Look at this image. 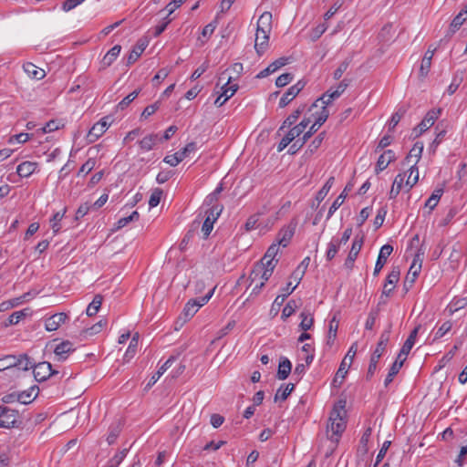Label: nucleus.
Wrapping results in <instances>:
<instances>
[{
	"label": "nucleus",
	"instance_id": "f3484780",
	"mask_svg": "<svg viewBox=\"0 0 467 467\" xmlns=\"http://www.w3.org/2000/svg\"><path fill=\"white\" fill-rule=\"evenodd\" d=\"M392 252H393V246L389 244H384L380 248L379 254V256H378V259H377V262L375 265L374 272H373L374 275H378L379 274V272L385 265L388 257L391 254Z\"/></svg>",
	"mask_w": 467,
	"mask_h": 467
},
{
	"label": "nucleus",
	"instance_id": "2eb2a0df",
	"mask_svg": "<svg viewBox=\"0 0 467 467\" xmlns=\"http://www.w3.org/2000/svg\"><path fill=\"white\" fill-rule=\"evenodd\" d=\"M364 243V236H356L353 240L351 249L348 253V255L345 261V267L348 269H352L354 266V263L362 248Z\"/></svg>",
	"mask_w": 467,
	"mask_h": 467
},
{
	"label": "nucleus",
	"instance_id": "f257e3e1",
	"mask_svg": "<svg viewBox=\"0 0 467 467\" xmlns=\"http://www.w3.org/2000/svg\"><path fill=\"white\" fill-rule=\"evenodd\" d=\"M346 400H339L333 407L327 426V432H331L329 439L334 441H338V439L345 431L347 427V411Z\"/></svg>",
	"mask_w": 467,
	"mask_h": 467
},
{
	"label": "nucleus",
	"instance_id": "b1692460",
	"mask_svg": "<svg viewBox=\"0 0 467 467\" xmlns=\"http://www.w3.org/2000/svg\"><path fill=\"white\" fill-rule=\"evenodd\" d=\"M39 388L36 385L30 387L26 390L18 392V402L22 404H29L35 400L38 395Z\"/></svg>",
	"mask_w": 467,
	"mask_h": 467
},
{
	"label": "nucleus",
	"instance_id": "20e7f679",
	"mask_svg": "<svg viewBox=\"0 0 467 467\" xmlns=\"http://www.w3.org/2000/svg\"><path fill=\"white\" fill-rule=\"evenodd\" d=\"M275 268V263H270V261L264 262V260H261L259 263H256L249 275V286L258 279L265 284Z\"/></svg>",
	"mask_w": 467,
	"mask_h": 467
},
{
	"label": "nucleus",
	"instance_id": "4d7b16f0",
	"mask_svg": "<svg viewBox=\"0 0 467 467\" xmlns=\"http://www.w3.org/2000/svg\"><path fill=\"white\" fill-rule=\"evenodd\" d=\"M128 453V449H123L122 451L116 453L107 464V467H118L125 459Z\"/></svg>",
	"mask_w": 467,
	"mask_h": 467
},
{
	"label": "nucleus",
	"instance_id": "e433bc0d",
	"mask_svg": "<svg viewBox=\"0 0 467 467\" xmlns=\"http://www.w3.org/2000/svg\"><path fill=\"white\" fill-rule=\"evenodd\" d=\"M120 50H121V47L119 45H116L111 49H109L102 59V65L104 67L110 66L113 63V61L119 55Z\"/></svg>",
	"mask_w": 467,
	"mask_h": 467
},
{
	"label": "nucleus",
	"instance_id": "79ce46f5",
	"mask_svg": "<svg viewBox=\"0 0 467 467\" xmlns=\"http://www.w3.org/2000/svg\"><path fill=\"white\" fill-rule=\"evenodd\" d=\"M295 385L293 383H289L285 385H282L276 391L275 395V401L277 400H285L287 397L291 394V392L294 390Z\"/></svg>",
	"mask_w": 467,
	"mask_h": 467
},
{
	"label": "nucleus",
	"instance_id": "0eeeda50",
	"mask_svg": "<svg viewBox=\"0 0 467 467\" xmlns=\"http://www.w3.org/2000/svg\"><path fill=\"white\" fill-rule=\"evenodd\" d=\"M214 290L215 287H213L207 295L199 298L191 299L187 302L182 310V315L184 316L185 320L192 317L201 306L208 303L210 298L213 296Z\"/></svg>",
	"mask_w": 467,
	"mask_h": 467
},
{
	"label": "nucleus",
	"instance_id": "7ed1b4c3",
	"mask_svg": "<svg viewBox=\"0 0 467 467\" xmlns=\"http://www.w3.org/2000/svg\"><path fill=\"white\" fill-rule=\"evenodd\" d=\"M389 334L390 327H389L388 330H385L381 333L376 349L374 350L370 357V361L367 372V379H370L373 377L377 369L378 362L386 350V347L389 340Z\"/></svg>",
	"mask_w": 467,
	"mask_h": 467
},
{
	"label": "nucleus",
	"instance_id": "4468645a",
	"mask_svg": "<svg viewBox=\"0 0 467 467\" xmlns=\"http://www.w3.org/2000/svg\"><path fill=\"white\" fill-rule=\"evenodd\" d=\"M422 151L423 143L420 141H417L410 150L409 154L404 159V165H410V163H412L410 167V171H411V173H414V169L417 168L416 165L421 158Z\"/></svg>",
	"mask_w": 467,
	"mask_h": 467
},
{
	"label": "nucleus",
	"instance_id": "393cba45",
	"mask_svg": "<svg viewBox=\"0 0 467 467\" xmlns=\"http://www.w3.org/2000/svg\"><path fill=\"white\" fill-rule=\"evenodd\" d=\"M175 360V357L171 356L157 370V372L152 375V377L150 379L146 388L150 389L151 388L158 379L167 371L169 368L172 365V363Z\"/></svg>",
	"mask_w": 467,
	"mask_h": 467
},
{
	"label": "nucleus",
	"instance_id": "a18cd8bd",
	"mask_svg": "<svg viewBox=\"0 0 467 467\" xmlns=\"http://www.w3.org/2000/svg\"><path fill=\"white\" fill-rule=\"evenodd\" d=\"M15 355H6L0 358V371L9 370L15 372Z\"/></svg>",
	"mask_w": 467,
	"mask_h": 467
},
{
	"label": "nucleus",
	"instance_id": "6e6d98bb",
	"mask_svg": "<svg viewBox=\"0 0 467 467\" xmlns=\"http://www.w3.org/2000/svg\"><path fill=\"white\" fill-rule=\"evenodd\" d=\"M338 328V321L337 320L336 316L329 322L328 335H327V344H331L337 337V332Z\"/></svg>",
	"mask_w": 467,
	"mask_h": 467
},
{
	"label": "nucleus",
	"instance_id": "c03bdc74",
	"mask_svg": "<svg viewBox=\"0 0 467 467\" xmlns=\"http://www.w3.org/2000/svg\"><path fill=\"white\" fill-rule=\"evenodd\" d=\"M231 80H232V78L229 77L227 78L226 82L221 88L222 96H224L225 99H227V100L229 99H231L238 89V85H236V84L230 85Z\"/></svg>",
	"mask_w": 467,
	"mask_h": 467
},
{
	"label": "nucleus",
	"instance_id": "09e8293b",
	"mask_svg": "<svg viewBox=\"0 0 467 467\" xmlns=\"http://www.w3.org/2000/svg\"><path fill=\"white\" fill-rule=\"evenodd\" d=\"M442 193H443L442 189L434 190L433 192L431 193V195L426 201L425 206L430 208L431 211H432L437 206Z\"/></svg>",
	"mask_w": 467,
	"mask_h": 467
},
{
	"label": "nucleus",
	"instance_id": "c756f323",
	"mask_svg": "<svg viewBox=\"0 0 467 467\" xmlns=\"http://www.w3.org/2000/svg\"><path fill=\"white\" fill-rule=\"evenodd\" d=\"M466 21V16L463 13H459L451 21L450 24L448 32L446 34V37L450 39L457 30L460 29L462 25Z\"/></svg>",
	"mask_w": 467,
	"mask_h": 467
},
{
	"label": "nucleus",
	"instance_id": "a19ab883",
	"mask_svg": "<svg viewBox=\"0 0 467 467\" xmlns=\"http://www.w3.org/2000/svg\"><path fill=\"white\" fill-rule=\"evenodd\" d=\"M301 322L299 324V327L303 331H307L311 329L314 324V317L312 314L308 311H303L300 314Z\"/></svg>",
	"mask_w": 467,
	"mask_h": 467
},
{
	"label": "nucleus",
	"instance_id": "bb28decb",
	"mask_svg": "<svg viewBox=\"0 0 467 467\" xmlns=\"http://www.w3.org/2000/svg\"><path fill=\"white\" fill-rule=\"evenodd\" d=\"M23 68L27 76L32 79L40 80L46 76V72L43 68H40L30 62L24 64Z\"/></svg>",
	"mask_w": 467,
	"mask_h": 467
},
{
	"label": "nucleus",
	"instance_id": "8fccbe9b",
	"mask_svg": "<svg viewBox=\"0 0 467 467\" xmlns=\"http://www.w3.org/2000/svg\"><path fill=\"white\" fill-rule=\"evenodd\" d=\"M334 181H335L334 177H329L328 180L324 184V186L317 192V196H316V199L317 202H320L325 199V197L327 195L330 189L332 188V186L334 184Z\"/></svg>",
	"mask_w": 467,
	"mask_h": 467
},
{
	"label": "nucleus",
	"instance_id": "774afa93",
	"mask_svg": "<svg viewBox=\"0 0 467 467\" xmlns=\"http://www.w3.org/2000/svg\"><path fill=\"white\" fill-rule=\"evenodd\" d=\"M326 138V131L320 132L309 144L308 150L313 153L315 152L322 144L324 139Z\"/></svg>",
	"mask_w": 467,
	"mask_h": 467
},
{
	"label": "nucleus",
	"instance_id": "49530a36",
	"mask_svg": "<svg viewBox=\"0 0 467 467\" xmlns=\"http://www.w3.org/2000/svg\"><path fill=\"white\" fill-rule=\"evenodd\" d=\"M279 246L281 245L277 242L272 244L261 260H264V262L270 261V263L276 264L277 260H275V257L278 254Z\"/></svg>",
	"mask_w": 467,
	"mask_h": 467
},
{
	"label": "nucleus",
	"instance_id": "6e6552de",
	"mask_svg": "<svg viewBox=\"0 0 467 467\" xmlns=\"http://www.w3.org/2000/svg\"><path fill=\"white\" fill-rule=\"evenodd\" d=\"M19 413L16 410L0 406V428L10 429L17 425Z\"/></svg>",
	"mask_w": 467,
	"mask_h": 467
},
{
	"label": "nucleus",
	"instance_id": "473e14b6",
	"mask_svg": "<svg viewBox=\"0 0 467 467\" xmlns=\"http://www.w3.org/2000/svg\"><path fill=\"white\" fill-rule=\"evenodd\" d=\"M404 180H405V174H403V173H399L395 177L392 187L389 192V199H395L399 195V193L400 192V191L402 189Z\"/></svg>",
	"mask_w": 467,
	"mask_h": 467
},
{
	"label": "nucleus",
	"instance_id": "ddd939ff",
	"mask_svg": "<svg viewBox=\"0 0 467 467\" xmlns=\"http://www.w3.org/2000/svg\"><path fill=\"white\" fill-rule=\"evenodd\" d=\"M221 212H222V208L218 209V206H214V205L212 206L206 212V218L202 226V232L203 234V238L206 239L209 236V234H211V232L213 228V223L217 220Z\"/></svg>",
	"mask_w": 467,
	"mask_h": 467
},
{
	"label": "nucleus",
	"instance_id": "9b49d317",
	"mask_svg": "<svg viewBox=\"0 0 467 467\" xmlns=\"http://www.w3.org/2000/svg\"><path fill=\"white\" fill-rule=\"evenodd\" d=\"M296 227L297 221L296 219L291 220L288 224L283 226L279 230L275 242H277L281 246L286 247L292 240Z\"/></svg>",
	"mask_w": 467,
	"mask_h": 467
},
{
	"label": "nucleus",
	"instance_id": "39448f33",
	"mask_svg": "<svg viewBox=\"0 0 467 467\" xmlns=\"http://www.w3.org/2000/svg\"><path fill=\"white\" fill-rule=\"evenodd\" d=\"M358 349V344L357 342L353 343L351 347L349 348L347 355L344 357L343 360L340 363V366L335 375V378L333 379V384L339 386L342 384L347 373L348 368L351 366L353 359L356 356Z\"/></svg>",
	"mask_w": 467,
	"mask_h": 467
},
{
	"label": "nucleus",
	"instance_id": "37998d69",
	"mask_svg": "<svg viewBox=\"0 0 467 467\" xmlns=\"http://www.w3.org/2000/svg\"><path fill=\"white\" fill-rule=\"evenodd\" d=\"M145 47L146 45L144 43L138 42L128 57V64L135 63L145 50Z\"/></svg>",
	"mask_w": 467,
	"mask_h": 467
},
{
	"label": "nucleus",
	"instance_id": "c9c22d12",
	"mask_svg": "<svg viewBox=\"0 0 467 467\" xmlns=\"http://www.w3.org/2000/svg\"><path fill=\"white\" fill-rule=\"evenodd\" d=\"M305 110V106L297 108L294 112H292L283 122L282 126L279 129V131L284 130L285 128H291L292 125L296 123L300 115Z\"/></svg>",
	"mask_w": 467,
	"mask_h": 467
},
{
	"label": "nucleus",
	"instance_id": "58836bf2",
	"mask_svg": "<svg viewBox=\"0 0 467 467\" xmlns=\"http://www.w3.org/2000/svg\"><path fill=\"white\" fill-rule=\"evenodd\" d=\"M138 341H139V334L136 333L131 337V340L130 342V345L128 347V349L126 350L124 354V360L130 361L136 354L137 348H138Z\"/></svg>",
	"mask_w": 467,
	"mask_h": 467
},
{
	"label": "nucleus",
	"instance_id": "0e129e2a",
	"mask_svg": "<svg viewBox=\"0 0 467 467\" xmlns=\"http://www.w3.org/2000/svg\"><path fill=\"white\" fill-rule=\"evenodd\" d=\"M197 150L196 142H189L186 146L177 151L181 161H182L190 153L194 152Z\"/></svg>",
	"mask_w": 467,
	"mask_h": 467
},
{
	"label": "nucleus",
	"instance_id": "ea45409f",
	"mask_svg": "<svg viewBox=\"0 0 467 467\" xmlns=\"http://www.w3.org/2000/svg\"><path fill=\"white\" fill-rule=\"evenodd\" d=\"M341 244L337 242V237H333L331 241L327 244V249L326 253V258L327 261H331L335 258L337 254Z\"/></svg>",
	"mask_w": 467,
	"mask_h": 467
},
{
	"label": "nucleus",
	"instance_id": "a878e982",
	"mask_svg": "<svg viewBox=\"0 0 467 467\" xmlns=\"http://www.w3.org/2000/svg\"><path fill=\"white\" fill-rule=\"evenodd\" d=\"M37 166V162L23 161L17 166L16 172L20 177L27 178L36 171Z\"/></svg>",
	"mask_w": 467,
	"mask_h": 467
},
{
	"label": "nucleus",
	"instance_id": "a211bd4d",
	"mask_svg": "<svg viewBox=\"0 0 467 467\" xmlns=\"http://www.w3.org/2000/svg\"><path fill=\"white\" fill-rule=\"evenodd\" d=\"M68 318L66 313H57L46 318L45 327L47 331H56Z\"/></svg>",
	"mask_w": 467,
	"mask_h": 467
},
{
	"label": "nucleus",
	"instance_id": "de8ad7c7",
	"mask_svg": "<svg viewBox=\"0 0 467 467\" xmlns=\"http://www.w3.org/2000/svg\"><path fill=\"white\" fill-rule=\"evenodd\" d=\"M200 223H201L197 222V221H194L192 223V228L186 233V234L184 235V237L182 238V242L180 244L181 250L185 249V247L187 246L188 243L193 238L195 231L199 228Z\"/></svg>",
	"mask_w": 467,
	"mask_h": 467
},
{
	"label": "nucleus",
	"instance_id": "5701e85b",
	"mask_svg": "<svg viewBox=\"0 0 467 467\" xmlns=\"http://www.w3.org/2000/svg\"><path fill=\"white\" fill-rule=\"evenodd\" d=\"M400 272L399 267H393L392 270L390 271V273L388 275L386 283L384 285L383 291H382V293L385 296H389V294L393 291L395 284L398 283V281L400 279Z\"/></svg>",
	"mask_w": 467,
	"mask_h": 467
},
{
	"label": "nucleus",
	"instance_id": "aec40b11",
	"mask_svg": "<svg viewBox=\"0 0 467 467\" xmlns=\"http://www.w3.org/2000/svg\"><path fill=\"white\" fill-rule=\"evenodd\" d=\"M421 269V263L417 265L416 260L414 259L412 265L410 267V270L405 277L404 281V289L405 292H408L413 285L416 278L418 277Z\"/></svg>",
	"mask_w": 467,
	"mask_h": 467
},
{
	"label": "nucleus",
	"instance_id": "6ab92c4d",
	"mask_svg": "<svg viewBox=\"0 0 467 467\" xmlns=\"http://www.w3.org/2000/svg\"><path fill=\"white\" fill-rule=\"evenodd\" d=\"M75 351L73 343L68 340L63 341L57 345L54 349L56 359L57 361H64L67 358L68 355Z\"/></svg>",
	"mask_w": 467,
	"mask_h": 467
},
{
	"label": "nucleus",
	"instance_id": "864d4df0",
	"mask_svg": "<svg viewBox=\"0 0 467 467\" xmlns=\"http://www.w3.org/2000/svg\"><path fill=\"white\" fill-rule=\"evenodd\" d=\"M139 218H140L139 213L137 211H134L131 213L130 215L119 219V221L116 223V229L117 230L121 229V228L125 227L126 225H128L130 223L138 221Z\"/></svg>",
	"mask_w": 467,
	"mask_h": 467
},
{
	"label": "nucleus",
	"instance_id": "423d86ee",
	"mask_svg": "<svg viewBox=\"0 0 467 467\" xmlns=\"http://www.w3.org/2000/svg\"><path fill=\"white\" fill-rule=\"evenodd\" d=\"M309 119H303L302 121L293 128H290L289 131L283 137L277 146V151L281 152L284 150L296 138H298L309 125Z\"/></svg>",
	"mask_w": 467,
	"mask_h": 467
},
{
	"label": "nucleus",
	"instance_id": "4be33fe9",
	"mask_svg": "<svg viewBox=\"0 0 467 467\" xmlns=\"http://www.w3.org/2000/svg\"><path fill=\"white\" fill-rule=\"evenodd\" d=\"M396 160L395 152L392 150H385L378 159L375 171L376 173H379L383 170H385L388 165Z\"/></svg>",
	"mask_w": 467,
	"mask_h": 467
},
{
	"label": "nucleus",
	"instance_id": "052dcab7",
	"mask_svg": "<svg viewBox=\"0 0 467 467\" xmlns=\"http://www.w3.org/2000/svg\"><path fill=\"white\" fill-rule=\"evenodd\" d=\"M329 111L326 106H321V110L317 113L314 124L320 128L327 119Z\"/></svg>",
	"mask_w": 467,
	"mask_h": 467
},
{
	"label": "nucleus",
	"instance_id": "f704fd0d",
	"mask_svg": "<svg viewBox=\"0 0 467 467\" xmlns=\"http://www.w3.org/2000/svg\"><path fill=\"white\" fill-rule=\"evenodd\" d=\"M102 301H103V296L99 294L96 295L93 297V300L89 303V305L87 307V310H86L87 316L88 317L95 316L99 312V310L102 305Z\"/></svg>",
	"mask_w": 467,
	"mask_h": 467
},
{
	"label": "nucleus",
	"instance_id": "c85d7f7f",
	"mask_svg": "<svg viewBox=\"0 0 467 467\" xmlns=\"http://www.w3.org/2000/svg\"><path fill=\"white\" fill-rule=\"evenodd\" d=\"M160 141H161V139L158 134H150L145 136L139 143L141 150L149 151Z\"/></svg>",
	"mask_w": 467,
	"mask_h": 467
},
{
	"label": "nucleus",
	"instance_id": "e2e57ef3",
	"mask_svg": "<svg viewBox=\"0 0 467 467\" xmlns=\"http://www.w3.org/2000/svg\"><path fill=\"white\" fill-rule=\"evenodd\" d=\"M350 63V58H346L344 61H342L333 73L334 79L338 80L342 77V75L347 71Z\"/></svg>",
	"mask_w": 467,
	"mask_h": 467
},
{
	"label": "nucleus",
	"instance_id": "5fc2aeb1",
	"mask_svg": "<svg viewBox=\"0 0 467 467\" xmlns=\"http://www.w3.org/2000/svg\"><path fill=\"white\" fill-rule=\"evenodd\" d=\"M467 305V299L466 298H454L448 306V311L450 315L454 314L458 310L465 307Z\"/></svg>",
	"mask_w": 467,
	"mask_h": 467
},
{
	"label": "nucleus",
	"instance_id": "4c0bfd02",
	"mask_svg": "<svg viewBox=\"0 0 467 467\" xmlns=\"http://www.w3.org/2000/svg\"><path fill=\"white\" fill-rule=\"evenodd\" d=\"M310 258L306 257L301 264L297 266V268L293 272L291 277L294 278L296 281V286L300 283L303 275H305V272L309 265Z\"/></svg>",
	"mask_w": 467,
	"mask_h": 467
},
{
	"label": "nucleus",
	"instance_id": "13d9d810",
	"mask_svg": "<svg viewBox=\"0 0 467 467\" xmlns=\"http://www.w3.org/2000/svg\"><path fill=\"white\" fill-rule=\"evenodd\" d=\"M452 327L451 321L448 320L441 324L434 334L432 341H436L444 337Z\"/></svg>",
	"mask_w": 467,
	"mask_h": 467
},
{
	"label": "nucleus",
	"instance_id": "412c9836",
	"mask_svg": "<svg viewBox=\"0 0 467 467\" xmlns=\"http://www.w3.org/2000/svg\"><path fill=\"white\" fill-rule=\"evenodd\" d=\"M288 63V57H279L275 61L272 62L267 67L260 71L256 78H264L269 76L270 74L275 73L276 70L281 68L282 67L285 66Z\"/></svg>",
	"mask_w": 467,
	"mask_h": 467
},
{
	"label": "nucleus",
	"instance_id": "680f3d73",
	"mask_svg": "<svg viewBox=\"0 0 467 467\" xmlns=\"http://www.w3.org/2000/svg\"><path fill=\"white\" fill-rule=\"evenodd\" d=\"M347 197V194H344V192H341L337 198L333 202L332 205L330 206L328 210V213L327 216V219L328 220L334 213L345 202V199Z\"/></svg>",
	"mask_w": 467,
	"mask_h": 467
},
{
	"label": "nucleus",
	"instance_id": "72a5a7b5",
	"mask_svg": "<svg viewBox=\"0 0 467 467\" xmlns=\"http://www.w3.org/2000/svg\"><path fill=\"white\" fill-rule=\"evenodd\" d=\"M420 329V325H418L410 334L406 341L404 342L401 352L402 354H409L411 350L412 347L415 344L417 335L419 333V330Z\"/></svg>",
	"mask_w": 467,
	"mask_h": 467
},
{
	"label": "nucleus",
	"instance_id": "cd10ccee",
	"mask_svg": "<svg viewBox=\"0 0 467 467\" xmlns=\"http://www.w3.org/2000/svg\"><path fill=\"white\" fill-rule=\"evenodd\" d=\"M15 370L21 369L24 371H27L29 368H32L33 363L30 357L27 354H20L18 356L15 355Z\"/></svg>",
	"mask_w": 467,
	"mask_h": 467
},
{
	"label": "nucleus",
	"instance_id": "603ef678",
	"mask_svg": "<svg viewBox=\"0 0 467 467\" xmlns=\"http://www.w3.org/2000/svg\"><path fill=\"white\" fill-rule=\"evenodd\" d=\"M121 431L120 423L117 422L109 426L107 441L109 444H113L119 437Z\"/></svg>",
	"mask_w": 467,
	"mask_h": 467
},
{
	"label": "nucleus",
	"instance_id": "f8f14e48",
	"mask_svg": "<svg viewBox=\"0 0 467 467\" xmlns=\"http://www.w3.org/2000/svg\"><path fill=\"white\" fill-rule=\"evenodd\" d=\"M109 119L110 117L106 116L92 126L87 136V139L89 142L96 141L106 132V130L111 124V121H109Z\"/></svg>",
	"mask_w": 467,
	"mask_h": 467
},
{
	"label": "nucleus",
	"instance_id": "69168bd1",
	"mask_svg": "<svg viewBox=\"0 0 467 467\" xmlns=\"http://www.w3.org/2000/svg\"><path fill=\"white\" fill-rule=\"evenodd\" d=\"M296 307L297 306L295 300L288 301L282 311V319L285 320L287 317H291L296 312Z\"/></svg>",
	"mask_w": 467,
	"mask_h": 467
},
{
	"label": "nucleus",
	"instance_id": "bf43d9fd",
	"mask_svg": "<svg viewBox=\"0 0 467 467\" xmlns=\"http://www.w3.org/2000/svg\"><path fill=\"white\" fill-rule=\"evenodd\" d=\"M406 112L405 109H399L394 114H392L391 119L389 123V131H393L395 127L399 124L401 118L404 116Z\"/></svg>",
	"mask_w": 467,
	"mask_h": 467
},
{
	"label": "nucleus",
	"instance_id": "dca6fc26",
	"mask_svg": "<svg viewBox=\"0 0 467 467\" xmlns=\"http://www.w3.org/2000/svg\"><path fill=\"white\" fill-rule=\"evenodd\" d=\"M304 87L305 83L302 80H299L297 83L291 86L280 99L279 107L284 108L288 105L304 88Z\"/></svg>",
	"mask_w": 467,
	"mask_h": 467
},
{
	"label": "nucleus",
	"instance_id": "9d476101",
	"mask_svg": "<svg viewBox=\"0 0 467 467\" xmlns=\"http://www.w3.org/2000/svg\"><path fill=\"white\" fill-rule=\"evenodd\" d=\"M441 114V109H431L427 112L420 123L413 129L412 133L417 138L420 136L424 131L429 130L436 121Z\"/></svg>",
	"mask_w": 467,
	"mask_h": 467
},
{
	"label": "nucleus",
	"instance_id": "f03ea898",
	"mask_svg": "<svg viewBox=\"0 0 467 467\" xmlns=\"http://www.w3.org/2000/svg\"><path fill=\"white\" fill-rule=\"evenodd\" d=\"M272 30V14L264 12L257 22L256 35L254 40V49L261 57L268 47L269 34Z\"/></svg>",
	"mask_w": 467,
	"mask_h": 467
},
{
	"label": "nucleus",
	"instance_id": "3c124183",
	"mask_svg": "<svg viewBox=\"0 0 467 467\" xmlns=\"http://www.w3.org/2000/svg\"><path fill=\"white\" fill-rule=\"evenodd\" d=\"M66 213V208L63 209L62 212H57L53 217L50 219V225L53 230L54 234H57L60 231V222L63 219Z\"/></svg>",
	"mask_w": 467,
	"mask_h": 467
},
{
	"label": "nucleus",
	"instance_id": "7c9ffc66",
	"mask_svg": "<svg viewBox=\"0 0 467 467\" xmlns=\"http://www.w3.org/2000/svg\"><path fill=\"white\" fill-rule=\"evenodd\" d=\"M31 314V310L29 308H25L20 311H16L12 315L9 316L7 320L5 322V327H7L9 326L16 325L24 319L26 317Z\"/></svg>",
	"mask_w": 467,
	"mask_h": 467
},
{
	"label": "nucleus",
	"instance_id": "338daca9",
	"mask_svg": "<svg viewBox=\"0 0 467 467\" xmlns=\"http://www.w3.org/2000/svg\"><path fill=\"white\" fill-rule=\"evenodd\" d=\"M140 90H134L126 96L119 104L118 109L123 110L126 109L139 95Z\"/></svg>",
	"mask_w": 467,
	"mask_h": 467
},
{
	"label": "nucleus",
	"instance_id": "1a4fd4ad",
	"mask_svg": "<svg viewBox=\"0 0 467 467\" xmlns=\"http://www.w3.org/2000/svg\"><path fill=\"white\" fill-rule=\"evenodd\" d=\"M33 374L36 381L42 382L49 379L51 376L58 374V371L53 370L49 362L44 361L38 364H33Z\"/></svg>",
	"mask_w": 467,
	"mask_h": 467
},
{
	"label": "nucleus",
	"instance_id": "2f4dec72",
	"mask_svg": "<svg viewBox=\"0 0 467 467\" xmlns=\"http://www.w3.org/2000/svg\"><path fill=\"white\" fill-rule=\"evenodd\" d=\"M292 369V364L290 360L286 358H283L282 360L279 362L278 370L276 377L280 380H284L287 379L289 374L291 373Z\"/></svg>",
	"mask_w": 467,
	"mask_h": 467
}]
</instances>
